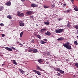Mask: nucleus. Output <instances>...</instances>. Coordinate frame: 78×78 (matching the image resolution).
Wrapping results in <instances>:
<instances>
[{"mask_svg":"<svg viewBox=\"0 0 78 78\" xmlns=\"http://www.w3.org/2000/svg\"><path fill=\"white\" fill-rule=\"evenodd\" d=\"M66 44H63V46H64L65 47H66V48L67 49H71L72 48V47H71V46L69 44V43L67 42Z\"/></svg>","mask_w":78,"mask_h":78,"instance_id":"obj_1","label":"nucleus"},{"mask_svg":"<svg viewBox=\"0 0 78 78\" xmlns=\"http://www.w3.org/2000/svg\"><path fill=\"white\" fill-rule=\"evenodd\" d=\"M64 31V29H58L55 30L56 33H60Z\"/></svg>","mask_w":78,"mask_h":78,"instance_id":"obj_2","label":"nucleus"},{"mask_svg":"<svg viewBox=\"0 0 78 78\" xmlns=\"http://www.w3.org/2000/svg\"><path fill=\"white\" fill-rule=\"evenodd\" d=\"M17 15L18 16H20V17H23L24 16L23 13H21L19 12H18Z\"/></svg>","mask_w":78,"mask_h":78,"instance_id":"obj_3","label":"nucleus"},{"mask_svg":"<svg viewBox=\"0 0 78 78\" xmlns=\"http://www.w3.org/2000/svg\"><path fill=\"white\" fill-rule=\"evenodd\" d=\"M27 15H31V14H33V12L31 11H28L27 12Z\"/></svg>","mask_w":78,"mask_h":78,"instance_id":"obj_4","label":"nucleus"},{"mask_svg":"<svg viewBox=\"0 0 78 78\" xmlns=\"http://www.w3.org/2000/svg\"><path fill=\"white\" fill-rule=\"evenodd\" d=\"M33 71H34V72H35V73H37L38 75H39L40 76H41V74L40 72H39L38 71H37L35 70H33Z\"/></svg>","mask_w":78,"mask_h":78,"instance_id":"obj_5","label":"nucleus"},{"mask_svg":"<svg viewBox=\"0 0 78 78\" xmlns=\"http://www.w3.org/2000/svg\"><path fill=\"white\" fill-rule=\"evenodd\" d=\"M45 34L48 36H50L51 34V33L48 31H47V33H45Z\"/></svg>","mask_w":78,"mask_h":78,"instance_id":"obj_6","label":"nucleus"},{"mask_svg":"<svg viewBox=\"0 0 78 78\" xmlns=\"http://www.w3.org/2000/svg\"><path fill=\"white\" fill-rule=\"evenodd\" d=\"M6 5L7 6H11V2H7L5 3Z\"/></svg>","mask_w":78,"mask_h":78,"instance_id":"obj_7","label":"nucleus"},{"mask_svg":"<svg viewBox=\"0 0 78 78\" xmlns=\"http://www.w3.org/2000/svg\"><path fill=\"white\" fill-rule=\"evenodd\" d=\"M31 5V6H32V7H37V6H38V5L36 4H35L34 3L32 4Z\"/></svg>","mask_w":78,"mask_h":78,"instance_id":"obj_8","label":"nucleus"},{"mask_svg":"<svg viewBox=\"0 0 78 78\" xmlns=\"http://www.w3.org/2000/svg\"><path fill=\"white\" fill-rule=\"evenodd\" d=\"M32 51L34 53H37V50L36 49H32Z\"/></svg>","mask_w":78,"mask_h":78,"instance_id":"obj_9","label":"nucleus"},{"mask_svg":"<svg viewBox=\"0 0 78 78\" xmlns=\"http://www.w3.org/2000/svg\"><path fill=\"white\" fill-rule=\"evenodd\" d=\"M38 62H39V63H40V64H44L42 63V62H43V60H42V59L39 60L38 61Z\"/></svg>","mask_w":78,"mask_h":78,"instance_id":"obj_10","label":"nucleus"},{"mask_svg":"<svg viewBox=\"0 0 78 78\" xmlns=\"http://www.w3.org/2000/svg\"><path fill=\"white\" fill-rule=\"evenodd\" d=\"M20 73H22L23 74H24L25 73V72L22 69H20Z\"/></svg>","mask_w":78,"mask_h":78,"instance_id":"obj_11","label":"nucleus"},{"mask_svg":"<svg viewBox=\"0 0 78 78\" xmlns=\"http://www.w3.org/2000/svg\"><path fill=\"white\" fill-rule=\"evenodd\" d=\"M40 43L41 44H46V43H47V42H44L42 40H41L40 41Z\"/></svg>","mask_w":78,"mask_h":78,"instance_id":"obj_12","label":"nucleus"},{"mask_svg":"<svg viewBox=\"0 0 78 78\" xmlns=\"http://www.w3.org/2000/svg\"><path fill=\"white\" fill-rule=\"evenodd\" d=\"M57 40V41H63V40H64V38L61 37L59 38Z\"/></svg>","mask_w":78,"mask_h":78,"instance_id":"obj_13","label":"nucleus"},{"mask_svg":"<svg viewBox=\"0 0 78 78\" xmlns=\"http://www.w3.org/2000/svg\"><path fill=\"white\" fill-rule=\"evenodd\" d=\"M46 31V29H42L41 30V33H43V32H44V31Z\"/></svg>","mask_w":78,"mask_h":78,"instance_id":"obj_14","label":"nucleus"},{"mask_svg":"<svg viewBox=\"0 0 78 78\" xmlns=\"http://www.w3.org/2000/svg\"><path fill=\"white\" fill-rule=\"evenodd\" d=\"M3 9H4V7H3V6H1L0 7V11H2V10H3Z\"/></svg>","mask_w":78,"mask_h":78,"instance_id":"obj_15","label":"nucleus"},{"mask_svg":"<svg viewBox=\"0 0 78 78\" xmlns=\"http://www.w3.org/2000/svg\"><path fill=\"white\" fill-rule=\"evenodd\" d=\"M20 25L21 26V27H23L24 26V23H20Z\"/></svg>","mask_w":78,"mask_h":78,"instance_id":"obj_16","label":"nucleus"},{"mask_svg":"<svg viewBox=\"0 0 78 78\" xmlns=\"http://www.w3.org/2000/svg\"><path fill=\"white\" fill-rule=\"evenodd\" d=\"M59 73H61L62 74H63V73H64V71H62V70H60L59 71Z\"/></svg>","mask_w":78,"mask_h":78,"instance_id":"obj_17","label":"nucleus"},{"mask_svg":"<svg viewBox=\"0 0 78 78\" xmlns=\"http://www.w3.org/2000/svg\"><path fill=\"white\" fill-rule=\"evenodd\" d=\"M23 32H22L20 33V36L21 37H22V36H23Z\"/></svg>","mask_w":78,"mask_h":78,"instance_id":"obj_18","label":"nucleus"},{"mask_svg":"<svg viewBox=\"0 0 78 78\" xmlns=\"http://www.w3.org/2000/svg\"><path fill=\"white\" fill-rule=\"evenodd\" d=\"M13 62L14 64L15 65H17V62H16V61H15V60H13Z\"/></svg>","mask_w":78,"mask_h":78,"instance_id":"obj_19","label":"nucleus"},{"mask_svg":"<svg viewBox=\"0 0 78 78\" xmlns=\"http://www.w3.org/2000/svg\"><path fill=\"white\" fill-rule=\"evenodd\" d=\"M67 26L69 28H70V27H71V25H70V23H69V22L68 23Z\"/></svg>","mask_w":78,"mask_h":78,"instance_id":"obj_20","label":"nucleus"},{"mask_svg":"<svg viewBox=\"0 0 78 78\" xmlns=\"http://www.w3.org/2000/svg\"><path fill=\"white\" fill-rule=\"evenodd\" d=\"M28 51L30 53H31V52L33 51V49H29L28 50Z\"/></svg>","mask_w":78,"mask_h":78,"instance_id":"obj_21","label":"nucleus"},{"mask_svg":"<svg viewBox=\"0 0 78 78\" xmlns=\"http://www.w3.org/2000/svg\"><path fill=\"white\" fill-rule=\"evenodd\" d=\"M7 18H8L9 19H12V17H11V16L10 15H8L7 16Z\"/></svg>","mask_w":78,"mask_h":78,"instance_id":"obj_22","label":"nucleus"},{"mask_svg":"<svg viewBox=\"0 0 78 78\" xmlns=\"http://www.w3.org/2000/svg\"><path fill=\"white\" fill-rule=\"evenodd\" d=\"M37 37L38 38H39V39H41V36H40V35H37Z\"/></svg>","mask_w":78,"mask_h":78,"instance_id":"obj_23","label":"nucleus"},{"mask_svg":"<svg viewBox=\"0 0 78 78\" xmlns=\"http://www.w3.org/2000/svg\"><path fill=\"white\" fill-rule=\"evenodd\" d=\"M44 23L46 25H49V23L48 22H44Z\"/></svg>","mask_w":78,"mask_h":78,"instance_id":"obj_24","label":"nucleus"},{"mask_svg":"<svg viewBox=\"0 0 78 78\" xmlns=\"http://www.w3.org/2000/svg\"><path fill=\"white\" fill-rule=\"evenodd\" d=\"M37 69H38V70H41V68L39 67V66H37Z\"/></svg>","mask_w":78,"mask_h":78,"instance_id":"obj_25","label":"nucleus"},{"mask_svg":"<svg viewBox=\"0 0 78 78\" xmlns=\"http://www.w3.org/2000/svg\"><path fill=\"white\" fill-rule=\"evenodd\" d=\"M56 71H58L59 72L60 70V69L58 68H56Z\"/></svg>","mask_w":78,"mask_h":78,"instance_id":"obj_26","label":"nucleus"},{"mask_svg":"<svg viewBox=\"0 0 78 78\" xmlns=\"http://www.w3.org/2000/svg\"><path fill=\"white\" fill-rule=\"evenodd\" d=\"M74 44H76V45H78V42L76 41H75L74 42Z\"/></svg>","mask_w":78,"mask_h":78,"instance_id":"obj_27","label":"nucleus"},{"mask_svg":"<svg viewBox=\"0 0 78 78\" xmlns=\"http://www.w3.org/2000/svg\"><path fill=\"white\" fill-rule=\"evenodd\" d=\"M74 9L75 11H78V8H74Z\"/></svg>","mask_w":78,"mask_h":78,"instance_id":"obj_28","label":"nucleus"},{"mask_svg":"<svg viewBox=\"0 0 78 78\" xmlns=\"http://www.w3.org/2000/svg\"><path fill=\"white\" fill-rule=\"evenodd\" d=\"M66 12H67L68 13H69L70 12V10H67L66 11Z\"/></svg>","mask_w":78,"mask_h":78,"instance_id":"obj_29","label":"nucleus"},{"mask_svg":"<svg viewBox=\"0 0 78 78\" xmlns=\"http://www.w3.org/2000/svg\"><path fill=\"white\" fill-rule=\"evenodd\" d=\"M0 25L2 27H3L4 26V24H3V23H1V24H0Z\"/></svg>","mask_w":78,"mask_h":78,"instance_id":"obj_30","label":"nucleus"},{"mask_svg":"<svg viewBox=\"0 0 78 78\" xmlns=\"http://www.w3.org/2000/svg\"><path fill=\"white\" fill-rule=\"evenodd\" d=\"M75 28H76V29H78V26H75Z\"/></svg>","mask_w":78,"mask_h":78,"instance_id":"obj_31","label":"nucleus"},{"mask_svg":"<svg viewBox=\"0 0 78 78\" xmlns=\"http://www.w3.org/2000/svg\"><path fill=\"white\" fill-rule=\"evenodd\" d=\"M9 51H12V49H11L10 48H9V49L8 50Z\"/></svg>","mask_w":78,"mask_h":78,"instance_id":"obj_32","label":"nucleus"},{"mask_svg":"<svg viewBox=\"0 0 78 78\" xmlns=\"http://www.w3.org/2000/svg\"><path fill=\"white\" fill-rule=\"evenodd\" d=\"M47 55H50V52H47Z\"/></svg>","mask_w":78,"mask_h":78,"instance_id":"obj_33","label":"nucleus"},{"mask_svg":"<svg viewBox=\"0 0 78 78\" xmlns=\"http://www.w3.org/2000/svg\"><path fill=\"white\" fill-rule=\"evenodd\" d=\"M55 6V5H54V4H52L51 5L52 8H54Z\"/></svg>","mask_w":78,"mask_h":78,"instance_id":"obj_34","label":"nucleus"},{"mask_svg":"<svg viewBox=\"0 0 78 78\" xmlns=\"http://www.w3.org/2000/svg\"><path fill=\"white\" fill-rule=\"evenodd\" d=\"M75 66H76V67H78V63H76L75 64Z\"/></svg>","mask_w":78,"mask_h":78,"instance_id":"obj_35","label":"nucleus"},{"mask_svg":"<svg viewBox=\"0 0 78 78\" xmlns=\"http://www.w3.org/2000/svg\"><path fill=\"white\" fill-rule=\"evenodd\" d=\"M2 37H4L5 36V35L4 34H2Z\"/></svg>","mask_w":78,"mask_h":78,"instance_id":"obj_36","label":"nucleus"},{"mask_svg":"<svg viewBox=\"0 0 78 78\" xmlns=\"http://www.w3.org/2000/svg\"><path fill=\"white\" fill-rule=\"evenodd\" d=\"M44 8H48V7L46 6H44Z\"/></svg>","mask_w":78,"mask_h":78,"instance_id":"obj_37","label":"nucleus"},{"mask_svg":"<svg viewBox=\"0 0 78 78\" xmlns=\"http://www.w3.org/2000/svg\"><path fill=\"white\" fill-rule=\"evenodd\" d=\"M31 42L32 43H34V40H32L31 41Z\"/></svg>","mask_w":78,"mask_h":78,"instance_id":"obj_38","label":"nucleus"},{"mask_svg":"<svg viewBox=\"0 0 78 78\" xmlns=\"http://www.w3.org/2000/svg\"><path fill=\"white\" fill-rule=\"evenodd\" d=\"M5 48L7 50H8V49H9V48L8 47H6V48Z\"/></svg>","mask_w":78,"mask_h":78,"instance_id":"obj_39","label":"nucleus"},{"mask_svg":"<svg viewBox=\"0 0 78 78\" xmlns=\"http://www.w3.org/2000/svg\"><path fill=\"white\" fill-rule=\"evenodd\" d=\"M58 20H59V21H60V20H62V18H59L58 19Z\"/></svg>","mask_w":78,"mask_h":78,"instance_id":"obj_40","label":"nucleus"},{"mask_svg":"<svg viewBox=\"0 0 78 78\" xmlns=\"http://www.w3.org/2000/svg\"><path fill=\"white\" fill-rule=\"evenodd\" d=\"M12 49H13V50H16V48H15L12 47Z\"/></svg>","mask_w":78,"mask_h":78,"instance_id":"obj_41","label":"nucleus"},{"mask_svg":"<svg viewBox=\"0 0 78 78\" xmlns=\"http://www.w3.org/2000/svg\"><path fill=\"white\" fill-rule=\"evenodd\" d=\"M19 23H22V21L21 20H20L19 22Z\"/></svg>","mask_w":78,"mask_h":78,"instance_id":"obj_42","label":"nucleus"},{"mask_svg":"<svg viewBox=\"0 0 78 78\" xmlns=\"http://www.w3.org/2000/svg\"><path fill=\"white\" fill-rule=\"evenodd\" d=\"M30 18L31 19H32V18H33V16H30Z\"/></svg>","mask_w":78,"mask_h":78,"instance_id":"obj_43","label":"nucleus"},{"mask_svg":"<svg viewBox=\"0 0 78 78\" xmlns=\"http://www.w3.org/2000/svg\"><path fill=\"white\" fill-rule=\"evenodd\" d=\"M58 76H60V75H61V73H58Z\"/></svg>","mask_w":78,"mask_h":78,"instance_id":"obj_44","label":"nucleus"},{"mask_svg":"<svg viewBox=\"0 0 78 78\" xmlns=\"http://www.w3.org/2000/svg\"><path fill=\"white\" fill-rule=\"evenodd\" d=\"M20 45H21V46H23V44L21 43L20 44Z\"/></svg>","mask_w":78,"mask_h":78,"instance_id":"obj_45","label":"nucleus"},{"mask_svg":"<svg viewBox=\"0 0 78 78\" xmlns=\"http://www.w3.org/2000/svg\"><path fill=\"white\" fill-rule=\"evenodd\" d=\"M44 41H47V39H44Z\"/></svg>","mask_w":78,"mask_h":78,"instance_id":"obj_46","label":"nucleus"},{"mask_svg":"<svg viewBox=\"0 0 78 78\" xmlns=\"http://www.w3.org/2000/svg\"><path fill=\"white\" fill-rule=\"evenodd\" d=\"M46 64H50V63L48 62H46Z\"/></svg>","mask_w":78,"mask_h":78,"instance_id":"obj_47","label":"nucleus"},{"mask_svg":"<svg viewBox=\"0 0 78 78\" xmlns=\"http://www.w3.org/2000/svg\"><path fill=\"white\" fill-rule=\"evenodd\" d=\"M74 7L75 8H77V6H74Z\"/></svg>","mask_w":78,"mask_h":78,"instance_id":"obj_48","label":"nucleus"},{"mask_svg":"<svg viewBox=\"0 0 78 78\" xmlns=\"http://www.w3.org/2000/svg\"><path fill=\"white\" fill-rule=\"evenodd\" d=\"M71 2L72 3H73V0H71Z\"/></svg>","mask_w":78,"mask_h":78,"instance_id":"obj_49","label":"nucleus"},{"mask_svg":"<svg viewBox=\"0 0 78 78\" xmlns=\"http://www.w3.org/2000/svg\"><path fill=\"white\" fill-rule=\"evenodd\" d=\"M21 1H22V2H24V1H25V0H21Z\"/></svg>","mask_w":78,"mask_h":78,"instance_id":"obj_50","label":"nucleus"},{"mask_svg":"<svg viewBox=\"0 0 78 78\" xmlns=\"http://www.w3.org/2000/svg\"><path fill=\"white\" fill-rule=\"evenodd\" d=\"M52 3H54V2L52 1Z\"/></svg>","mask_w":78,"mask_h":78,"instance_id":"obj_51","label":"nucleus"},{"mask_svg":"<svg viewBox=\"0 0 78 78\" xmlns=\"http://www.w3.org/2000/svg\"><path fill=\"white\" fill-rule=\"evenodd\" d=\"M4 64H3L2 65V66H4Z\"/></svg>","mask_w":78,"mask_h":78,"instance_id":"obj_52","label":"nucleus"},{"mask_svg":"<svg viewBox=\"0 0 78 78\" xmlns=\"http://www.w3.org/2000/svg\"><path fill=\"white\" fill-rule=\"evenodd\" d=\"M36 25H37V27H38V25L36 24Z\"/></svg>","mask_w":78,"mask_h":78,"instance_id":"obj_53","label":"nucleus"},{"mask_svg":"<svg viewBox=\"0 0 78 78\" xmlns=\"http://www.w3.org/2000/svg\"><path fill=\"white\" fill-rule=\"evenodd\" d=\"M77 33H78V30H77Z\"/></svg>","mask_w":78,"mask_h":78,"instance_id":"obj_54","label":"nucleus"},{"mask_svg":"<svg viewBox=\"0 0 78 78\" xmlns=\"http://www.w3.org/2000/svg\"><path fill=\"white\" fill-rule=\"evenodd\" d=\"M65 6L66 5V4H65Z\"/></svg>","mask_w":78,"mask_h":78,"instance_id":"obj_55","label":"nucleus"},{"mask_svg":"<svg viewBox=\"0 0 78 78\" xmlns=\"http://www.w3.org/2000/svg\"><path fill=\"white\" fill-rule=\"evenodd\" d=\"M20 40L21 41H22V39H20Z\"/></svg>","mask_w":78,"mask_h":78,"instance_id":"obj_56","label":"nucleus"},{"mask_svg":"<svg viewBox=\"0 0 78 78\" xmlns=\"http://www.w3.org/2000/svg\"><path fill=\"white\" fill-rule=\"evenodd\" d=\"M58 75V74H57V75Z\"/></svg>","mask_w":78,"mask_h":78,"instance_id":"obj_57","label":"nucleus"},{"mask_svg":"<svg viewBox=\"0 0 78 78\" xmlns=\"http://www.w3.org/2000/svg\"><path fill=\"white\" fill-rule=\"evenodd\" d=\"M2 31H3V30H2Z\"/></svg>","mask_w":78,"mask_h":78,"instance_id":"obj_58","label":"nucleus"}]
</instances>
